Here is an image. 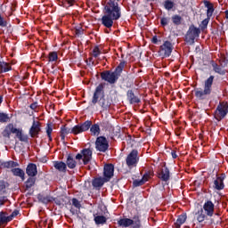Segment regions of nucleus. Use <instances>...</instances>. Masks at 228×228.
Instances as JSON below:
<instances>
[{
	"mask_svg": "<svg viewBox=\"0 0 228 228\" xmlns=\"http://www.w3.org/2000/svg\"><path fill=\"white\" fill-rule=\"evenodd\" d=\"M171 156H172L173 159H177V153L175 152V151H171Z\"/></svg>",
	"mask_w": 228,
	"mask_h": 228,
	"instance_id": "nucleus-56",
	"label": "nucleus"
},
{
	"mask_svg": "<svg viewBox=\"0 0 228 228\" xmlns=\"http://www.w3.org/2000/svg\"><path fill=\"white\" fill-rule=\"evenodd\" d=\"M203 209L208 216H213V214L215 213V204H213L212 201H207L203 206Z\"/></svg>",
	"mask_w": 228,
	"mask_h": 228,
	"instance_id": "nucleus-21",
	"label": "nucleus"
},
{
	"mask_svg": "<svg viewBox=\"0 0 228 228\" xmlns=\"http://www.w3.org/2000/svg\"><path fill=\"white\" fill-rule=\"evenodd\" d=\"M28 175L30 176L26 182V189L29 190L35 185V175H37V172H28Z\"/></svg>",
	"mask_w": 228,
	"mask_h": 228,
	"instance_id": "nucleus-23",
	"label": "nucleus"
},
{
	"mask_svg": "<svg viewBox=\"0 0 228 228\" xmlns=\"http://www.w3.org/2000/svg\"><path fill=\"white\" fill-rule=\"evenodd\" d=\"M138 161H140V157H138V151L133 150L126 157V163L128 168H134L136 165H138Z\"/></svg>",
	"mask_w": 228,
	"mask_h": 228,
	"instance_id": "nucleus-12",
	"label": "nucleus"
},
{
	"mask_svg": "<svg viewBox=\"0 0 228 228\" xmlns=\"http://www.w3.org/2000/svg\"><path fill=\"white\" fill-rule=\"evenodd\" d=\"M104 10L105 15L113 18L115 20H118L122 15L120 12V7H118V3H115L113 1L108 2Z\"/></svg>",
	"mask_w": 228,
	"mask_h": 228,
	"instance_id": "nucleus-3",
	"label": "nucleus"
},
{
	"mask_svg": "<svg viewBox=\"0 0 228 228\" xmlns=\"http://www.w3.org/2000/svg\"><path fill=\"white\" fill-rule=\"evenodd\" d=\"M126 97L130 102V104H139L141 100L138 96L134 95V92L133 90H128L126 93Z\"/></svg>",
	"mask_w": 228,
	"mask_h": 228,
	"instance_id": "nucleus-20",
	"label": "nucleus"
},
{
	"mask_svg": "<svg viewBox=\"0 0 228 228\" xmlns=\"http://www.w3.org/2000/svg\"><path fill=\"white\" fill-rule=\"evenodd\" d=\"M45 129H46V134L48 136L49 142H53V136H51V134H53V124H47Z\"/></svg>",
	"mask_w": 228,
	"mask_h": 228,
	"instance_id": "nucleus-39",
	"label": "nucleus"
},
{
	"mask_svg": "<svg viewBox=\"0 0 228 228\" xmlns=\"http://www.w3.org/2000/svg\"><path fill=\"white\" fill-rule=\"evenodd\" d=\"M8 27V20L3 17L0 13V28H7Z\"/></svg>",
	"mask_w": 228,
	"mask_h": 228,
	"instance_id": "nucleus-46",
	"label": "nucleus"
},
{
	"mask_svg": "<svg viewBox=\"0 0 228 228\" xmlns=\"http://www.w3.org/2000/svg\"><path fill=\"white\" fill-rule=\"evenodd\" d=\"M8 186H10L8 183L3 180L0 181V195H4V193H6V190H8Z\"/></svg>",
	"mask_w": 228,
	"mask_h": 228,
	"instance_id": "nucleus-33",
	"label": "nucleus"
},
{
	"mask_svg": "<svg viewBox=\"0 0 228 228\" xmlns=\"http://www.w3.org/2000/svg\"><path fill=\"white\" fill-rule=\"evenodd\" d=\"M92 154H94L92 148H86L76 155L75 159H77V161L82 160L84 165H88V163L92 161Z\"/></svg>",
	"mask_w": 228,
	"mask_h": 228,
	"instance_id": "nucleus-7",
	"label": "nucleus"
},
{
	"mask_svg": "<svg viewBox=\"0 0 228 228\" xmlns=\"http://www.w3.org/2000/svg\"><path fill=\"white\" fill-rule=\"evenodd\" d=\"M106 222H108V218H106V216L94 215V224L96 225H104Z\"/></svg>",
	"mask_w": 228,
	"mask_h": 228,
	"instance_id": "nucleus-29",
	"label": "nucleus"
},
{
	"mask_svg": "<svg viewBox=\"0 0 228 228\" xmlns=\"http://www.w3.org/2000/svg\"><path fill=\"white\" fill-rule=\"evenodd\" d=\"M97 168H99V166H97V163L95 162L90 163L86 167V170H89L90 172H97Z\"/></svg>",
	"mask_w": 228,
	"mask_h": 228,
	"instance_id": "nucleus-41",
	"label": "nucleus"
},
{
	"mask_svg": "<svg viewBox=\"0 0 228 228\" xmlns=\"http://www.w3.org/2000/svg\"><path fill=\"white\" fill-rule=\"evenodd\" d=\"M200 35V28L191 25L185 35V42H187V44H195V38H199Z\"/></svg>",
	"mask_w": 228,
	"mask_h": 228,
	"instance_id": "nucleus-8",
	"label": "nucleus"
},
{
	"mask_svg": "<svg viewBox=\"0 0 228 228\" xmlns=\"http://www.w3.org/2000/svg\"><path fill=\"white\" fill-rule=\"evenodd\" d=\"M8 222H12V217H9L6 212H0V227H4Z\"/></svg>",
	"mask_w": 228,
	"mask_h": 228,
	"instance_id": "nucleus-22",
	"label": "nucleus"
},
{
	"mask_svg": "<svg viewBox=\"0 0 228 228\" xmlns=\"http://www.w3.org/2000/svg\"><path fill=\"white\" fill-rule=\"evenodd\" d=\"M113 20H117L111 18V16H109L106 13L102 17V24L108 29L113 28Z\"/></svg>",
	"mask_w": 228,
	"mask_h": 228,
	"instance_id": "nucleus-19",
	"label": "nucleus"
},
{
	"mask_svg": "<svg viewBox=\"0 0 228 228\" xmlns=\"http://www.w3.org/2000/svg\"><path fill=\"white\" fill-rule=\"evenodd\" d=\"M92 127V121H86L82 125H77L75 126L71 130L70 128L67 127V126H62L61 127V142H65V137L69 133H72L73 134H79L81 133H85V131H88Z\"/></svg>",
	"mask_w": 228,
	"mask_h": 228,
	"instance_id": "nucleus-2",
	"label": "nucleus"
},
{
	"mask_svg": "<svg viewBox=\"0 0 228 228\" xmlns=\"http://www.w3.org/2000/svg\"><path fill=\"white\" fill-rule=\"evenodd\" d=\"M115 166L113 164H106L103 167V172H114Z\"/></svg>",
	"mask_w": 228,
	"mask_h": 228,
	"instance_id": "nucleus-44",
	"label": "nucleus"
},
{
	"mask_svg": "<svg viewBox=\"0 0 228 228\" xmlns=\"http://www.w3.org/2000/svg\"><path fill=\"white\" fill-rule=\"evenodd\" d=\"M92 104L95 106V104H98L102 111H105L111 106V101L109 100V98H106V95L104 94V84L101 83L94 90L93 99H92Z\"/></svg>",
	"mask_w": 228,
	"mask_h": 228,
	"instance_id": "nucleus-1",
	"label": "nucleus"
},
{
	"mask_svg": "<svg viewBox=\"0 0 228 228\" xmlns=\"http://www.w3.org/2000/svg\"><path fill=\"white\" fill-rule=\"evenodd\" d=\"M66 2L68 3V4H69V6H74V3H76V0H66Z\"/></svg>",
	"mask_w": 228,
	"mask_h": 228,
	"instance_id": "nucleus-55",
	"label": "nucleus"
},
{
	"mask_svg": "<svg viewBox=\"0 0 228 228\" xmlns=\"http://www.w3.org/2000/svg\"><path fill=\"white\" fill-rule=\"evenodd\" d=\"M214 80H215V77L210 76L205 81L204 90H202V89L195 90V97H197V99L204 100V99H206L207 95H210L211 94V86H213Z\"/></svg>",
	"mask_w": 228,
	"mask_h": 228,
	"instance_id": "nucleus-4",
	"label": "nucleus"
},
{
	"mask_svg": "<svg viewBox=\"0 0 228 228\" xmlns=\"http://www.w3.org/2000/svg\"><path fill=\"white\" fill-rule=\"evenodd\" d=\"M13 174L17 177H20L21 181H24V175H25L24 172H14Z\"/></svg>",
	"mask_w": 228,
	"mask_h": 228,
	"instance_id": "nucleus-50",
	"label": "nucleus"
},
{
	"mask_svg": "<svg viewBox=\"0 0 228 228\" xmlns=\"http://www.w3.org/2000/svg\"><path fill=\"white\" fill-rule=\"evenodd\" d=\"M92 56L94 58H99L101 56V49H99V46H95L92 51Z\"/></svg>",
	"mask_w": 228,
	"mask_h": 228,
	"instance_id": "nucleus-43",
	"label": "nucleus"
},
{
	"mask_svg": "<svg viewBox=\"0 0 228 228\" xmlns=\"http://www.w3.org/2000/svg\"><path fill=\"white\" fill-rule=\"evenodd\" d=\"M118 224L119 225V227H124V228L131 227V225H132V228H140L142 225L140 217L138 216H134L133 219L121 218L118 221Z\"/></svg>",
	"mask_w": 228,
	"mask_h": 228,
	"instance_id": "nucleus-6",
	"label": "nucleus"
},
{
	"mask_svg": "<svg viewBox=\"0 0 228 228\" xmlns=\"http://www.w3.org/2000/svg\"><path fill=\"white\" fill-rule=\"evenodd\" d=\"M26 172H37V165L34 163L28 164Z\"/></svg>",
	"mask_w": 228,
	"mask_h": 228,
	"instance_id": "nucleus-47",
	"label": "nucleus"
},
{
	"mask_svg": "<svg viewBox=\"0 0 228 228\" xmlns=\"http://www.w3.org/2000/svg\"><path fill=\"white\" fill-rule=\"evenodd\" d=\"M95 147L100 152H106L110 147L108 140L104 136L97 137L95 142Z\"/></svg>",
	"mask_w": 228,
	"mask_h": 228,
	"instance_id": "nucleus-13",
	"label": "nucleus"
},
{
	"mask_svg": "<svg viewBox=\"0 0 228 228\" xmlns=\"http://www.w3.org/2000/svg\"><path fill=\"white\" fill-rule=\"evenodd\" d=\"M9 70H12L10 63L0 61V74H3V72H9Z\"/></svg>",
	"mask_w": 228,
	"mask_h": 228,
	"instance_id": "nucleus-30",
	"label": "nucleus"
},
{
	"mask_svg": "<svg viewBox=\"0 0 228 228\" xmlns=\"http://www.w3.org/2000/svg\"><path fill=\"white\" fill-rule=\"evenodd\" d=\"M160 24H162V26H168V18H162L160 20Z\"/></svg>",
	"mask_w": 228,
	"mask_h": 228,
	"instance_id": "nucleus-51",
	"label": "nucleus"
},
{
	"mask_svg": "<svg viewBox=\"0 0 228 228\" xmlns=\"http://www.w3.org/2000/svg\"><path fill=\"white\" fill-rule=\"evenodd\" d=\"M187 218H188V216H186V214L180 215L177 217L176 222L175 223V227L181 228V225H183V224H184L186 222Z\"/></svg>",
	"mask_w": 228,
	"mask_h": 228,
	"instance_id": "nucleus-26",
	"label": "nucleus"
},
{
	"mask_svg": "<svg viewBox=\"0 0 228 228\" xmlns=\"http://www.w3.org/2000/svg\"><path fill=\"white\" fill-rule=\"evenodd\" d=\"M172 21L175 26H181V23L183 22V17L180 15L175 14L172 16Z\"/></svg>",
	"mask_w": 228,
	"mask_h": 228,
	"instance_id": "nucleus-34",
	"label": "nucleus"
},
{
	"mask_svg": "<svg viewBox=\"0 0 228 228\" xmlns=\"http://www.w3.org/2000/svg\"><path fill=\"white\" fill-rule=\"evenodd\" d=\"M113 175V172H104L103 177L96 176L92 180V186L94 188V190H101V188L104 186L105 183H109V181H110Z\"/></svg>",
	"mask_w": 228,
	"mask_h": 228,
	"instance_id": "nucleus-5",
	"label": "nucleus"
},
{
	"mask_svg": "<svg viewBox=\"0 0 228 228\" xmlns=\"http://www.w3.org/2000/svg\"><path fill=\"white\" fill-rule=\"evenodd\" d=\"M66 165L71 169L76 167V160L72 158V156H68Z\"/></svg>",
	"mask_w": 228,
	"mask_h": 228,
	"instance_id": "nucleus-37",
	"label": "nucleus"
},
{
	"mask_svg": "<svg viewBox=\"0 0 228 228\" xmlns=\"http://www.w3.org/2000/svg\"><path fill=\"white\" fill-rule=\"evenodd\" d=\"M8 201V198L6 196H1L0 197V208H3Z\"/></svg>",
	"mask_w": 228,
	"mask_h": 228,
	"instance_id": "nucleus-49",
	"label": "nucleus"
},
{
	"mask_svg": "<svg viewBox=\"0 0 228 228\" xmlns=\"http://www.w3.org/2000/svg\"><path fill=\"white\" fill-rule=\"evenodd\" d=\"M225 179V174H217L216 175V179L214 181V187L216 190H224V180Z\"/></svg>",
	"mask_w": 228,
	"mask_h": 228,
	"instance_id": "nucleus-16",
	"label": "nucleus"
},
{
	"mask_svg": "<svg viewBox=\"0 0 228 228\" xmlns=\"http://www.w3.org/2000/svg\"><path fill=\"white\" fill-rule=\"evenodd\" d=\"M16 132L17 128H15L12 123H10L4 127V131L2 132V135L4 136V138H7L8 140H10V136H12V134H15Z\"/></svg>",
	"mask_w": 228,
	"mask_h": 228,
	"instance_id": "nucleus-17",
	"label": "nucleus"
},
{
	"mask_svg": "<svg viewBox=\"0 0 228 228\" xmlns=\"http://www.w3.org/2000/svg\"><path fill=\"white\" fill-rule=\"evenodd\" d=\"M4 168H8L12 172H22V169L19 168V162L13 160L6 161L2 164Z\"/></svg>",
	"mask_w": 228,
	"mask_h": 228,
	"instance_id": "nucleus-15",
	"label": "nucleus"
},
{
	"mask_svg": "<svg viewBox=\"0 0 228 228\" xmlns=\"http://www.w3.org/2000/svg\"><path fill=\"white\" fill-rule=\"evenodd\" d=\"M71 202H72V206H74V208H77V209H81V202H79L77 199L73 198L71 200Z\"/></svg>",
	"mask_w": 228,
	"mask_h": 228,
	"instance_id": "nucleus-48",
	"label": "nucleus"
},
{
	"mask_svg": "<svg viewBox=\"0 0 228 228\" xmlns=\"http://www.w3.org/2000/svg\"><path fill=\"white\" fill-rule=\"evenodd\" d=\"M10 122V116L7 113L0 112V124Z\"/></svg>",
	"mask_w": 228,
	"mask_h": 228,
	"instance_id": "nucleus-36",
	"label": "nucleus"
},
{
	"mask_svg": "<svg viewBox=\"0 0 228 228\" xmlns=\"http://www.w3.org/2000/svg\"><path fill=\"white\" fill-rule=\"evenodd\" d=\"M30 108H31L34 111H37V108H38V103L34 102V103L30 104Z\"/></svg>",
	"mask_w": 228,
	"mask_h": 228,
	"instance_id": "nucleus-54",
	"label": "nucleus"
},
{
	"mask_svg": "<svg viewBox=\"0 0 228 228\" xmlns=\"http://www.w3.org/2000/svg\"><path fill=\"white\" fill-rule=\"evenodd\" d=\"M211 65H212V67H213V70H214L216 74H220V76H224V75H225V73L227 72L225 69H224L223 67L217 65L216 62H215V61H211Z\"/></svg>",
	"mask_w": 228,
	"mask_h": 228,
	"instance_id": "nucleus-25",
	"label": "nucleus"
},
{
	"mask_svg": "<svg viewBox=\"0 0 228 228\" xmlns=\"http://www.w3.org/2000/svg\"><path fill=\"white\" fill-rule=\"evenodd\" d=\"M3 102V96H0V104Z\"/></svg>",
	"mask_w": 228,
	"mask_h": 228,
	"instance_id": "nucleus-58",
	"label": "nucleus"
},
{
	"mask_svg": "<svg viewBox=\"0 0 228 228\" xmlns=\"http://www.w3.org/2000/svg\"><path fill=\"white\" fill-rule=\"evenodd\" d=\"M53 167L56 170H59V172H65V170H67V164L63 161L53 162Z\"/></svg>",
	"mask_w": 228,
	"mask_h": 228,
	"instance_id": "nucleus-27",
	"label": "nucleus"
},
{
	"mask_svg": "<svg viewBox=\"0 0 228 228\" xmlns=\"http://www.w3.org/2000/svg\"><path fill=\"white\" fill-rule=\"evenodd\" d=\"M37 199L40 202H43V204H49V202H51V197L43 194H38Z\"/></svg>",
	"mask_w": 228,
	"mask_h": 228,
	"instance_id": "nucleus-38",
	"label": "nucleus"
},
{
	"mask_svg": "<svg viewBox=\"0 0 228 228\" xmlns=\"http://www.w3.org/2000/svg\"><path fill=\"white\" fill-rule=\"evenodd\" d=\"M151 175H152V173H145L142 176V179H135L133 182V185L134 188H138V186H143L144 183H147L149 179H151Z\"/></svg>",
	"mask_w": 228,
	"mask_h": 228,
	"instance_id": "nucleus-18",
	"label": "nucleus"
},
{
	"mask_svg": "<svg viewBox=\"0 0 228 228\" xmlns=\"http://www.w3.org/2000/svg\"><path fill=\"white\" fill-rule=\"evenodd\" d=\"M174 6H175L174 2H172L170 0H167L164 3V8H166V10L170 11V10H172V8H174Z\"/></svg>",
	"mask_w": 228,
	"mask_h": 228,
	"instance_id": "nucleus-42",
	"label": "nucleus"
},
{
	"mask_svg": "<svg viewBox=\"0 0 228 228\" xmlns=\"http://www.w3.org/2000/svg\"><path fill=\"white\" fill-rule=\"evenodd\" d=\"M48 61H58V53L51 52L48 54Z\"/></svg>",
	"mask_w": 228,
	"mask_h": 228,
	"instance_id": "nucleus-40",
	"label": "nucleus"
},
{
	"mask_svg": "<svg viewBox=\"0 0 228 228\" xmlns=\"http://www.w3.org/2000/svg\"><path fill=\"white\" fill-rule=\"evenodd\" d=\"M157 175L161 181H168L170 179L169 172H159Z\"/></svg>",
	"mask_w": 228,
	"mask_h": 228,
	"instance_id": "nucleus-32",
	"label": "nucleus"
},
{
	"mask_svg": "<svg viewBox=\"0 0 228 228\" xmlns=\"http://www.w3.org/2000/svg\"><path fill=\"white\" fill-rule=\"evenodd\" d=\"M201 24L203 28H208V24H209V18L203 20Z\"/></svg>",
	"mask_w": 228,
	"mask_h": 228,
	"instance_id": "nucleus-52",
	"label": "nucleus"
},
{
	"mask_svg": "<svg viewBox=\"0 0 228 228\" xmlns=\"http://www.w3.org/2000/svg\"><path fill=\"white\" fill-rule=\"evenodd\" d=\"M101 77L110 85H115L120 77L115 71L105 70L101 73Z\"/></svg>",
	"mask_w": 228,
	"mask_h": 228,
	"instance_id": "nucleus-11",
	"label": "nucleus"
},
{
	"mask_svg": "<svg viewBox=\"0 0 228 228\" xmlns=\"http://www.w3.org/2000/svg\"><path fill=\"white\" fill-rule=\"evenodd\" d=\"M228 113V103L226 102H221L216 111H215V118L216 120H222L223 118H225Z\"/></svg>",
	"mask_w": 228,
	"mask_h": 228,
	"instance_id": "nucleus-9",
	"label": "nucleus"
},
{
	"mask_svg": "<svg viewBox=\"0 0 228 228\" xmlns=\"http://www.w3.org/2000/svg\"><path fill=\"white\" fill-rule=\"evenodd\" d=\"M197 220L200 223L204 222V220H206V215L204 214V210L201 209L200 212H198Z\"/></svg>",
	"mask_w": 228,
	"mask_h": 228,
	"instance_id": "nucleus-45",
	"label": "nucleus"
},
{
	"mask_svg": "<svg viewBox=\"0 0 228 228\" xmlns=\"http://www.w3.org/2000/svg\"><path fill=\"white\" fill-rule=\"evenodd\" d=\"M90 131L92 134H94V136H99V134H101V127L99 126V125L94 124L91 126Z\"/></svg>",
	"mask_w": 228,
	"mask_h": 228,
	"instance_id": "nucleus-31",
	"label": "nucleus"
},
{
	"mask_svg": "<svg viewBox=\"0 0 228 228\" xmlns=\"http://www.w3.org/2000/svg\"><path fill=\"white\" fill-rule=\"evenodd\" d=\"M152 43L153 44H158V37H152Z\"/></svg>",
	"mask_w": 228,
	"mask_h": 228,
	"instance_id": "nucleus-57",
	"label": "nucleus"
},
{
	"mask_svg": "<svg viewBox=\"0 0 228 228\" xmlns=\"http://www.w3.org/2000/svg\"><path fill=\"white\" fill-rule=\"evenodd\" d=\"M14 134L16 135V138L20 140V142H28V135L22 133V129L16 128V132Z\"/></svg>",
	"mask_w": 228,
	"mask_h": 228,
	"instance_id": "nucleus-28",
	"label": "nucleus"
},
{
	"mask_svg": "<svg viewBox=\"0 0 228 228\" xmlns=\"http://www.w3.org/2000/svg\"><path fill=\"white\" fill-rule=\"evenodd\" d=\"M124 67H126V61H122L114 71L119 77L122 74V70H124Z\"/></svg>",
	"mask_w": 228,
	"mask_h": 228,
	"instance_id": "nucleus-35",
	"label": "nucleus"
},
{
	"mask_svg": "<svg viewBox=\"0 0 228 228\" xmlns=\"http://www.w3.org/2000/svg\"><path fill=\"white\" fill-rule=\"evenodd\" d=\"M204 4L206 8H208L207 10L208 19H211V17H213V12H215V6L209 1H205Z\"/></svg>",
	"mask_w": 228,
	"mask_h": 228,
	"instance_id": "nucleus-24",
	"label": "nucleus"
},
{
	"mask_svg": "<svg viewBox=\"0 0 228 228\" xmlns=\"http://www.w3.org/2000/svg\"><path fill=\"white\" fill-rule=\"evenodd\" d=\"M40 127H41L40 121L34 119L32 126L29 129V134L31 138H35L36 136H38V134H40V131H41Z\"/></svg>",
	"mask_w": 228,
	"mask_h": 228,
	"instance_id": "nucleus-14",
	"label": "nucleus"
},
{
	"mask_svg": "<svg viewBox=\"0 0 228 228\" xmlns=\"http://www.w3.org/2000/svg\"><path fill=\"white\" fill-rule=\"evenodd\" d=\"M139 175H142V173H139Z\"/></svg>",
	"mask_w": 228,
	"mask_h": 228,
	"instance_id": "nucleus-59",
	"label": "nucleus"
},
{
	"mask_svg": "<svg viewBox=\"0 0 228 228\" xmlns=\"http://www.w3.org/2000/svg\"><path fill=\"white\" fill-rule=\"evenodd\" d=\"M174 51V45L170 41H165L162 45L159 46V54L161 58H168Z\"/></svg>",
	"mask_w": 228,
	"mask_h": 228,
	"instance_id": "nucleus-10",
	"label": "nucleus"
},
{
	"mask_svg": "<svg viewBox=\"0 0 228 228\" xmlns=\"http://www.w3.org/2000/svg\"><path fill=\"white\" fill-rule=\"evenodd\" d=\"M17 215H19V210H14L11 216H8L9 217H11V221L13 220L14 216H17Z\"/></svg>",
	"mask_w": 228,
	"mask_h": 228,
	"instance_id": "nucleus-53",
	"label": "nucleus"
}]
</instances>
